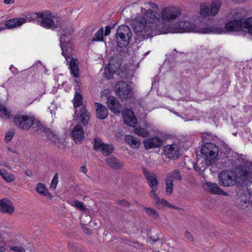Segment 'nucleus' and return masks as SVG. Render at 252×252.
I'll use <instances>...</instances> for the list:
<instances>
[{"label":"nucleus","mask_w":252,"mask_h":252,"mask_svg":"<svg viewBox=\"0 0 252 252\" xmlns=\"http://www.w3.org/2000/svg\"><path fill=\"white\" fill-rule=\"evenodd\" d=\"M145 6L146 8L151 7L153 10L141 8V13H137L131 21L134 32L143 36L151 35L152 32L158 29L160 20L163 23H169L179 17L181 14L180 9L175 6L164 7L158 15L155 10L158 9L155 3L147 2Z\"/></svg>","instance_id":"nucleus-1"},{"label":"nucleus","mask_w":252,"mask_h":252,"mask_svg":"<svg viewBox=\"0 0 252 252\" xmlns=\"http://www.w3.org/2000/svg\"><path fill=\"white\" fill-rule=\"evenodd\" d=\"M31 17L33 19H41L38 20L39 25L46 29L53 30L60 29V32H62L60 37L62 54L67 60L72 56L74 47L73 44L70 42L71 35L74 31L72 27L69 26L62 21L60 17L48 10L32 13Z\"/></svg>","instance_id":"nucleus-2"},{"label":"nucleus","mask_w":252,"mask_h":252,"mask_svg":"<svg viewBox=\"0 0 252 252\" xmlns=\"http://www.w3.org/2000/svg\"><path fill=\"white\" fill-rule=\"evenodd\" d=\"M174 30L176 32H194L201 33H209L211 31L209 27L199 28L193 23L185 20L180 21L175 24Z\"/></svg>","instance_id":"nucleus-3"},{"label":"nucleus","mask_w":252,"mask_h":252,"mask_svg":"<svg viewBox=\"0 0 252 252\" xmlns=\"http://www.w3.org/2000/svg\"><path fill=\"white\" fill-rule=\"evenodd\" d=\"M116 41L120 47L126 46L132 36L130 28L126 25L120 26L116 32Z\"/></svg>","instance_id":"nucleus-4"},{"label":"nucleus","mask_w":252,"mask_h":252,"mask_svg":"<svg viewBox=\"0 0 252 252\" xmlns=\"http://www.w3.org/2000/svg\"><path fill=\"white\" fill-rule=\"evenodd\" d=\"M221 4L220 0H213L210 6L205 3H201L200 4L199 14L202 18L214 16L218 13Z\"/></svg>","instance_id":"nucleus-5"},{"label":"nucleus","mask_w":252,"mask_h":252,"mask_svg":"<svg viewBox=\"0 0 252 252\" xmlns=\"http://www.w3.org/2000/svg\"><path fill=\"white\" fill-rule=\"evenodd\" d=\"M237 175L231 170L222 171L219 175V183L223 187H231L235 185L237 182Z\"/></svg>","instance_id":"nucleus-6"},{"label":"nucleus","mask_w":252,"mask_h":252,"mask_svg":"<svg viewBox=\"0 0 252 252\" xmlns=\"http://www.w3.org/2000/svg\"><path fill=\"white\" fill-rule=\"evenodd\" d=\"M210 33H224L226 32H237L241 31V21L234 20L225 24L224 29L220 27H210Z\"/></svg>","instance_id":"nucleus-7"},{"label":"nucleus","mask_w":252,"mask_h":252,"mask_svg":"<svg viewBox=\"0 0 252 252\" xmlns=\"http://www.w3.org/2000/svg\"><path fill=\"white\" fill-rule=\"evenodd\" d=\"M114 90L117 95L123 99L130 98L133 95L131 86L124 81L117 83L115 85Z\"/></svg>","instance_id":"nucleus-8"},{"label":"nucleus","mask_w":252,"mask_h":252,"mask_svg":"<svg viewBox=\"0 0 252 252\" xmlns=\"http://www.w3.org/2000/svg\"><path fill=\"white\" fill-rule=\"evenodd\" d=\"M34 117L32 115H16L13 118V122L20 128L27 130L32 125Z\"/></svg>","instance_id":"nucleus-9"},{"label":"nucleus","mask_w":252,"mask_h":252,"mask_svg":"<svg viewBox=\"0 0 252 252\" xmlns=\"http://www.w3.org/2000/svg\"><path fill=\"white\" fill-rule=\"evenodd\" d=\"M201 153L207 160L211 161L218 155L219 148L214 143H206L202 146Z\"/></svg>","instance_id":"nucleus-10"},{"label":"nucleus","mask_w":252,"mask_h":252,"mask_svg":"<svg viewBox=\"0 0 252 252\" xmlns=\"http://www.w3.org/2000/svg\"><path fill=\"white\" fill-rule=\"evenodd\" d=\"M94 150L100 152L104 156H108L114 150V147L112 144L104 143L99 138L94 140Z\"/></svg>","instance_id":"nucleus-11"},{"label":"nucleus","mask_w":252,"mask_h":252,"mask_svg":"<svg viewBox=\"0 0 252 252\" xmlns=\"http://www.w3.org/2000/svg\"><path fill=\"white\" fill-rule=\"evenodd\" d=\"M164 153L167 158L176 159L180 155L179 147L176 144L167 145L164 148Z\"/></svg>","instance_id":"nucleus-12"},{"label":"nucleus","mask_w":252,"mask_h":252,"mask_svg":"<svg viewBox=\"0 0 252 252\" xmlns=\"http://www.w3.org/2000/svg\"><path fill=\"white\" fill-rule=\"evenodd\" d=\"M122 116L124 121L126 125L133 126L137 123V119L131 110L128 108L125 109L122 111Z\"/></svg>","instance_id":"nucleus-13"},{"label":"nucleus","mask_w":252,"mask_h":252,"mask_svg":"<svg viewBox=\"0 0 252 252\" xmlns=\"http://www.w3.org/2000/svg\"><path fill=\"white\" fill-rule=\"evenodd\" d=\"M71 135L73 140L77 144H80L84 139V131L80 125H77L71 130Z\"/></svg>","instance_id":"nucleus-14"},{"label":"nucleus","mask_w":252,"mask_h":252,"mask_svg":"<svg viewBox=\"0 0 252 252\" xmlns=\"http://www.w3.org/2000/svg\"><path fill=\"white\" fill-rule=\"evenodd\" d=\"M120 66L121 63L119 61L116 62L115 60H111L104 69V74L106 78L108 79H110L112 75L120 68Z\"/></svg>","instance_id":"nucleus-15"},{"label":"nucleus","mask_w":252,"mask_h":252,"mask_svg":"<svg viewBox=\"0 0 252 252\" xmlns=\"http://www.w3.org/2000/svg\"><path fill=\"white\" fill-rule=\"evenodd\" d=\"M151 128L152 125L148 122L144 121L143 123V126L139 125L134 128V132L138 136L146 137L150 134V129Z\"/></svg>","instance_id":"nucleus-16"},{"label":"nucleus","mask_w":252,"mask_h":252,"mask_svg":"<svg viewBox=\"0 0 252 252\" xmlns=\"http://www.w3.org/2000/svg\"><path fill=\"white\" fill-rule=\"evenodd\" d=\"M14 210V206L10 200L5 198L0 200V212L12 215Z\"/></svg>","instance_id":"nucleus-17"},{"label":"nucleus","mask_w":252,"mask_h":252,"mask_svg":"<svg viewBox=\"0 0 252 252\" xmlns=\"http://www.w3.org/2000/svg\"><path fill=\"white\" fill-rule=\"evenodd\" d=\"M143 174L152 189H157L158 184L157 175L153 172L148 171L146 169H143Z\"/></svg>","instance_id":"nucleus-18"},{"label":"nucleus","mask_w":252,"mask_h":252,"mask_svg":"<svg viewBox=\"0 0 252 252\" xmlns=\"http://www.w3.org/2000/svg\"><path fill=\"white\" fill-rule=\"evenodd\" d=\"M107 105L109 109L112 112L116 114H119L121 106L119 101L116 97L108 95L107 100Z\"/></svg>","instance_id":"nucleus-19"},{"label":"nucleus","mask_w":252,"mask_h":252,"mask_svg":"<svg viewBox=\"0 0 252 252\" xmlns=\"http://www.w3.org/2000/svg\"><path fill=\"white\" fill-rule=\"evenodd\" d=\"M144 146L147 150L158 148L162 145V140L157 136L147 138L143 141Z\"/></svg>","instance_id":"nucleus-20"},{"label":"nucleus","mask_w":252,"mask_h":252,"mask_svg":"<svg viewBox=\"0 0 252 252\" xmlns=\"http://www.w3.org/2000/svg\"><path fill=\"white\" fill-rule=\"evenodd\" d=\"M79 116L81 117V122L83 125L88 123L90 117L89 113L87 112L85 107L81 106V107L75 110L74 119L77 120Z\"/></svg>","instance_id":"nucleus-21"},{"label":"nucleus","mask_w":252,"mask_h":252,"mask_svg":"<svg viewBox=\"0 0 252 252\" xmlns=\"http://www.w3.org/2000/svg\"><path fill=\"white\" fill-rule=\"evenodd\" d=\"M204 187L211 193L228 196V193L223 191L216 183L207 182L204 184Z\"/></svg>","instance_id":"nucleus-22"},{"label":"nucleus","mask_w":252,"mask_h":252,"mask_svg":"<svg viewBox=\"0 0 252 252\" xmlns=\"http://www.w3.org/2000/svg\"><path fill=\"white\" fill-rule=\"evenodd\" d=\"M37 125L38 127L36 128V130L40 131L42 134V135L45 136L47 139L54 142H56L58 140L57 137L50 129L44 127L41 125H39V124H37Z\"/></svg>","instance_id":"nucleus-23"},{"label":"nucleus","mask_w":252,"mask_h":252,"mask_svg":"<svg viewBox=\"0 0 252 252\" xmlns=\"http://www.w3.org/2000/svg\"><path fill=\"white\" fill-rule=\"evenodd\" d=\"M208 161L205 157L197 158V162L194 165L193 168L196 171L201 174L205 171L208 164Z\"/></svg>","instance_id":"nucleus-24"},{"label":"nucleus","mask_w":252,"mask_h":252,"mask_svg":"<svg viewBox=\"0 0 252 252\" xmlns=\"http://www.w3.org/2000/svg\"><path fill=\"white\" fill-rule=\"evenodd\" d=\"M26 22L24 18H12L7 20L5 23V26L8 29H13L21 26Z\"/></svg>","instance_id":"nucleus-25"},{"label":"nucleus","mask_w":252,"mask_h":252,"mask_svg":"<svg viewBox=\"0 0 252 252\" xmlns=\"http://www.w3.org/2000/svg\"><path fill=\"white\" fill-rule=\"evenodd\" d=\"M96 117L101 120L105 119L108 115V112L106 107L101 104L96 103Z\"/></svg>","instance_id":"nucleus-26"},{"label":"nucleus","mask_w":252,"mask_h":252,"mask_svg":"<svg viewBox=\"0 0 252 252\" xmlns=\"http://www.w3.org/2000/svg\"><path fill=\"white\" fill-rule=\"evenodd\" d=\"M105 161L109 167L115 169H121L124 166L123 162L119 161L114 157L108 158L105 159Z\"/></svg>","instance_id":"nucleus-27"},{"label":"nucleus","mask_w":252,"mask_h":252,"mask_svg":"<svg viewBox=\"0 0 252 252\" xmlns=\"http://www.w3.org/2000/svg\"><path fill=\"white\" fill-rule=\"evenodd\" d=\"M69 68L71 74L74 77H78L79 76L78 61L77 59L72 58L69 62Z\"/></svg>","instance_id":"nucleus-28"},{"label":"nucleus","mask_w":252,"mask_h":252,"mask_svg":"<svg viewBox=\"0 0 252 252\" xmlns=\"http://www.w3.org/2000/svg\"><path fill=\"white\" fill-rule=\"evenodd\" d=\"M240 176L244 180H250L252 179V165L244 166L242 167Z\"/></svg>","instance_id":"nucleus-29"},{"label":"nucleus","mask_w":252,"mask_h":252,"mask_svg":"<svg viewBox=\"0 0 252 252\" xmlns=\"http://www.w3.org/2000/svg\"><path fill=\"white\" fill-rule=\"evenodd\" d=\"M242 31H247L252 36V17L245 19L243 22L241 21Z\"/></svg>","instance_id":"nucleus-30"},{"label":"nucleus","mask_w":252,"mask_h":252,"mask_svg":"<svg viewBox=\"0 0 252 252\" xmlns=\"http://www.w3.org/2000/svg\"><path fill=\"white\" fill-rule=\"evenodd\" d=\"M125 141L133 148H138L140 145V140L137 138L131 135H126L125 136Z\"/></svg>","instance_id":"nucleus-31"},{"label":"nucleus","mask_w":252,"mask_h":252,"mask_svg":"<svg viewBox=\"0 0 252 252\" xmlns=\"http://www.w3.org/2000/svg\"><path fill=\"white\" fill-rule=\"evenodd\" d=\"M36 190L40 195L46 196L48 199H51L52 198V195L49 192L46 187L43 184L38 183Z\"/></svg>","instance_id":"nucleus-32"},{"label":"nucleus","mask_w":252,"mask_h":252,"mask_svg":"<svg viewBox=\"0 0 252 252\" xmlns=\"http://www.w3.org/2000/svg\"><path fill=\"white\" fill-rule=\"evenodd\" d=\"M237 198L238 202L240 203L241 207H245L248 205L249 201V194L247 193L239 192Z\"/></svg>","instance_id":"nucleus-33"},{"label":"nucleus","mask_w":252,"mask_h":252,"mask_svg":"<svg viewBox=\"0 0 252 252\" xmlns=\"http://www.w3.org/2000/svg\"><path fill=\"white\" fill-rule=\"evenodd\" d=\"M11 111L6 106L0 103V117L3 119H8L11 117Z\"/></svg>","instance_id":"nucleus-34"},{"label":"nucleus","mask_w":252,"mask_h":252,"mask_svg":"<svg viewBox=\"0 0 252 252\" xmlns=\"http://www.w3.org/2000/svg\"><path fill=\"white\" fill-rule=\"evenodd\" d=\"M0 175L8 183H11L15 179V176L13 174L8 173L5 169H0Z\"/></svg>","instance_id":"nucleus-35"},{"label":"nucleus","mask_w":252,"mask_h":252,"mask_svg":"<svg viewBox=\"0 0 252 252\" xmlns=\"http://www.w3.org/2000/svg\"><path fill=\"white\" fill-rule=\"evenodd\" d=\"M166 178H169L171 181L173 180L181 181L182 180V176L179 170H175L169 173Z\"/></svg>","instance_id":"nucleus-36"},{"label":"nucleus","mask_w":252,"mask_h":252,"mask_svg":"<svg viewBox=\"0 0 252 252\" xmlns=\"http://www.w3.org/2000/svg\"><path fill=\"white\" fill-rule=\"evenodd\" d=\"M165 193L167 195H170L173 189V181H171L169 178H166L165 180Z\"/></svg>","instance_id":"nucleus-37"},{"label":"nucleus","mask_w":252,"mask_h":252,"mask_svg":"<svg viewBox=\"0 0 252 252\" xmlns=\"http://www.w3.org/2000/svg\"><path fill=\"white\" fill-rule=\"evenodd\" d=\"M82 98L81 94L78 92H76L73 99V105L75 110L78 109L79 106L82 105Z\"/></svg>","instance_id":"nucleus-38"},{"label":"nucleus","mask_w":252,"mask_h":252,"mask_svg":"<svg viewBox=\"0 0 252 252\" xmlns=\"http://www.w3.org/2000/svg\"><path fill=\"white\" fill-rule=\"evenodd\" d=\"M144 210L146 214L149 216L153 217L156 219L159 218V217L158 213L152 208L144 207Z\"/></svg>","instance_id":"nucleus-39"},{"label":"nucleus","mask_w":252,"mask_h":252,"mask_svg":"<svg viewBox=\"0 0 252 252\" xmlns=\"http://www.w3.org/2000/svg\"><path fill=\"white\" fill-rule=\"evenodd\" d=\"M69 204L74 207H75L79 211H82L86 209L84 205V203L77 200H74L69 201Z\"/></svg>","instance_id":"nucleus-40"},{"label":"nucleus","mask_w":252,"mask_h":252,"mask_svg":"<svg viewBox=\"0 0 252 252\" xmlns=\"http://www.w3.org/2000/svg\"><path fill=\"white\" fill-rule=\"evenodd\" d=\"M103 29L100 28L95 33L94 38L92 41H103Z\"/></svg>","instance_id":"nucleus-41"},{"label":"nucleus","mask_w":252,"mask_h":252,"mask_svg":"<svg viewBox=\"0 0 252 252\" xmlns=\"http://www.w3.org/2000/svg\"><path fill=\"white\" fill-rule=\"evenodd\" d=\"M58 174L57 173H55L50 184V188L51 189L53 190L56 189L58 183Z\"/></svg>","instance_id":"nucleus-42"},{"label":"nucleus","mask_w":252,"mask_h":252,"mask_svg":"<svg viewBox=\"0 0 252 252\" xmlns=\"http://www.w3.org/2000/svg\"><path fill=\"white\" fill-rule=\"evenodd\" d=\"M157 189H152V190L150 191L149 194L150 196L152 199L154 200L157 203H158L160 201V199L158 195L156 193L155 191Z\"/></svg>","instance_id":"nucleus-43"},{"label":"nucleus","mask_w":252,"mask_h":252,"mask_svg":"<svg viewBox=\"0 0 252 252\" xmlns=\"http://www.w3.org/2000/svg\"><path fill=\"white\" fill-rule=\"evenodd\" d=\"M14 134V132L12 130H9L7 132L5 135V137L4 138V141L6 142H8L11 141V140L12 139L13 136Z\"/></svg>","instance_id":"nucleus-44"},{"label":"nucleus","mask_w":252,"mask_h":252,"mask_svg":"<svg viewBox=\"0 0 252 252\" xmlns=\"http://www.w3.org/2000/svg\"><path fill=\"white\" fill-rule=\"evenodd\" d=\"M10 250L15 252H25V250L23 247L18 246H12L10 248Z\"/></svg>","instance_id":"nucleus-45"},{"label":"nucleus","mask_w":252,"mask_h":252,"mask_svg":"<svg viewBox=\"0 0 252 252\" xmlns=\"http://www.w3.org/2000/svg\"><path fill=\"white\" fill-rule=\"evenodd\" d=\"M159 202L162 204L163 206L168 207L170 208H175V206L173 205L170 204L167 200L164 199H161L160 200Z\"/></svg>","instance_id":"nucleus-46"},{"label":"nucleus","mask_w":252,"mask_h":252,"mask_svg":"<svg viewBox=\"0 0 252 252\" xmlns=\"http://www.w3.org/2000/svg\"><path fill=\"white\" fill-rule=\"evenodd\" d=\"M68 249L71 251H76L79 248L77 244H73L72 243H69L68 244Z\"/></svg>","instance_id":"nucleus-47"},{"label":"nucleus","mask_w":252,"mask_h":252,"mask_svg":"<svg viewBox=\"0 0 252 252\" xmlns=\"http://www.w3.org/2000/svg\"><path fill=\"white\" fill-rule=\"evenodd\" d=\"M185 236L189 241H194V237L190 232L186 231L185 233Z\"/></svg>","instance_id":"nucleus-48"},{"label":"nucleus","mask_w":252,"mask_h":252,"mask_svg":"<svg viewBox=\"0 0 252 252\" xmlns=\"http://www.w3.org/2000/svg\"><path fill=\"white\" fill-rule=\"evenodd\" d=\"M110 31H111V29H110V27L106 26V28H105V30L104 35L105 36H107V35H109L110 34Z\"/></svg>","instance_id":"nucleus-49"},{"label":"nucleus","mask_w":252,"mask_h":252,"mask_svg":"<svg viewBox=\"0 0 252 252\" xmlns=\"http://www.w3.org/2000/svg\"><path fill=\"white\" fill-rule=\"evenodd\" d=\"M88 171L87 167L85 166L81 167V171L84 173H86Z\"/></svg>","instance_id":"nucleus-50"},{"label":"nucleus","mask_w":252,"mask_h":252,"mask_svg":"<svg viewBox=\"0 0 252 252\" xmlns=\"http://www.w3.org/2000/svg\"><path fill=\"white\" fill-rule=\"evenodd\" d=\"M14 2V0H4V3L6 4L13 3Z\"/></svg>","instance_id":"nucleus-51"},{"label":"nucleus","mask_w":252,"mask_h":252,"mask_svg":"<svg viewBox=\"0 0 252 252\" xmlns=\"http://www.w3.org/2000/svg\"><path fill=\"white\" fill-rule=\"evenodd\" d=\"M83 230L84 232L86 234H89L90 233V229L88 227L83 226Z\"/></svg>","instance_id":"nucleus-52"},{"label":"nucleus","mask_w":252,"mask_h":252,"mask_svg":"<svg viewBox=\"0 0 252 252\" xmlns=\"http://www.w3.org/2000/svg\"><path fill=\"white\" fill-rule=\"evenodd\" d=\"M6 251V248L4 246H0V252H5Z\"/></svg>","instance_id":"nucleus-53"},{"label":"nucleus","mask_w":252,"mask_h":252,"mask_svg":"<svg viewBox=\"0 0 252 252\" xmlns=\"http://www.w3.org/2000/svg\"><path fill=\"white\" fill-rule=\"evenodd\" d=\"M148 240H149V242L151 244H152L157 241V240H156V239H153L152 237H149L148 238Z\"/></svg>","instance_id":"nucleus-54"},{"label":"nucleus","mask_w":252,"mask_h":252,"mask_svg":"<svg viewBox=\"0 0 252 252\" xmlns=\"http://www.w3.org/2000/svg\"><path fill=\"white\" fill-rule=\"evenodd\" d=\"M5 29V26L2 25V24L1 25V26H0V32L1 31L4 30Z\"/></svg>","instance_id":"nucleus-55"},{"label":"nucleus","mask_w":252,"mask_h":252,"mask_svg":"<svg viewBox=\"0 0 252 252\" xmlns=\"http://www.w3.org/2000/svg\"><path fill=\"white\" fill-rule=\"evenodd\" d=\"M12 67H13V66L12 65H11L10 69H11Z\"/></svg>","instance_id":"nucleus-56"},{"label":"nucleus","mask_w":252,"mask_h":252,"mask_svg":"<svg viewBox=\"0 0 252 252\" xmlns=\"http://www.w3.org/2000/svg\"><path fill=\"white\" fill-rule=\"evenodd\" d=\"M107 91V92L106 94H109V92H108V91Z\"/></svg>","instance_id":"nucleus-57"},{"label":"nucleus","mask_w":252,"mask_h":252,"mask_svg":"<svg viewBox=\"0 0 252 252\" xmlns=\"http://www.w3.org/2000/svg\"><path fill=\"white\" fill-rule=\"evenodd\" d=\"M1 238V234H0V239Z\"/></svg>","instance_id":"nucleus-58"},{"label":"nucleus","mask_w":252,"mask_h":252,"mask_svg":"<svg viewBox=\"0 0 252 252\" xmlns=\"http://www.w3.org/2000/svg\"><path fill=\"white\" fill-rule=\"evenodd\" d=\"M26 174H27V175H28V176H29V175H28V173H27V172H26Z\"/></svg>","instance_id":"nucleus-59"},{"label":"nucleus","mask_w":252,"mask_h":252,"mask_svg":"<svg viewBox=\"0 0 252 252\" xmlns=\"http://www.w3.org/2000/svg\"><path fill=\"white\" fill-rule=\"evenodd\" d=\"M26 174H27V175H28V176H29V175H28V173H27V172H26Z\"/></svg>","instance_id":"nucleus-60"}]
</instances>
